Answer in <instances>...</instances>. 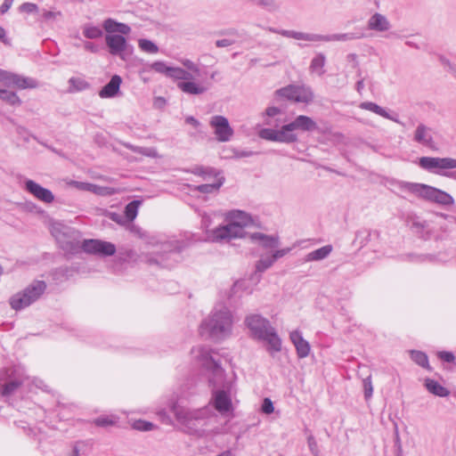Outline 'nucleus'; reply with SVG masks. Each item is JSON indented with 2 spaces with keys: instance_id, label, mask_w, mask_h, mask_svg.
Listing matches in <instances>:
<instances>
[{
  "instance_id": "obj_1",
  "label": "nucleus",
  "mask_w": 456,
  "mask_h": 456,
  "mask_svg": "<svg viewBox=\"0 0 456 456\" xmlns=\"http://www.w3.org/2000/svg\"><path fill=\"white\" fill-rule=\"evenodd\" d=\"M232 322V314L229 308L224 305L215 307L209 316L202 321L200 334L206 338L224 339L231 334Z\"/></svg>"
},
{
  "instance_id": "obj_2",
  "label": "nucleus",
  "mask_w": 456,
  "mask_h": 456,
  "mask_svg": "<svg viewBox=\"0 0 456 456\" xmlns=\"http://www.w3.org/2000/svg\"><path fill=\"white\" fill-rule=\"evenodd\" d=\"M244 324L248 329L252 338L268 344L267 350L271 354L281 350V339L268 319L260 314H249L246 315Z\"/></svg>"
},
{
  "instance_id": "obj_3",
  "label": "nucleus",
  "mask_w": 456,
  "mask_h": 456,
  "mask_svg": "<svg viewBox=\"0 0 456 456\" xmlns=\"http://www.w3.org/2000/svg\"><path fill=\"white\" fill-rule=\"evenodd\" d=\"M172 411L176 420L186 433L199 436L204 435L208 421V411L206 409L191 410L180 405H174Z\"/></svg>"
},
{
  "instance_id": "obj_4",
  "label": "nucleus",
  "mask_w": 456,
  "mask_h": 456,
  "mask_svg": "<svg viewBox=\"0 0 456 456\" xmlns=\"http://www.w3.org/2000/svg\"><path fill=\"white\" fill-rule=\"evenodd\" d=\"M47 284L45 281L35 280L24 289L10 297V305L15 311L22 310L37 302L45 292Z\"/></svg>"
},
{
  "instance_id": "obj_5",
  "label": "nucleus",
  "mask_w": 456,
  "mask_h": 456,
  "mask_svg": "<svg viewBox=\"0 0 456 456\" xmlns=\"http://www.w3.org/2000/svg\"><path fill=\"white\" fill-rule=\"evenodd\" d=\"M185 248L183 241H166L161 244V251L155 256L149 257L148 263L165 268H172L180 260V253Z\"/></svg>"
},
{
  "instance_id": "obj_6",
  "label": "nucleus",
  "mask_w": 456,
  "mask_h": 456,
  "mask_svg": "<svg viewBox=\"0 0 456 456\" xmlns=\"http://www.w3.org/2000/svg\"><path fill=\"white\" fill-rule=\"evenodd\" d=\"M419 167L435 175L444 176L455 181L453 175L456 174V159L446 157H421L419 159Z\"/></svg>"
},
{
  "instance_id": "obj_7",
  "label": "nucleus",
  "mask_w": 456,
  "mask_h": 456,
  "mask_svg": "<svg viewBox=\"0 0 456 456\" xmlns=\"http://www.w3.org/2000/svg\"><path fill=\"white\" fill-rule=\"evenodd\" d=\"M27 379L20 367H9L0 370V395L9 397L16 393Z\"/></svg>"
},
{
  "instance_id": "obj_8",
  "label": "nucleus",
  "mask_w": 456,
  "mask_h": 456,
  "mask_svg": "<svg viewBox=\"0 0 456 456\" xmlns=\"http://www.w3.org/2000/svg\"><path fill=\"white\" fill-rule=\"evenodd\" d=\"M281 130L286 138V143H294L298 141L297 131L302 133H311L318 129L316 122L308 116L298 115L289 123L283 124Z\"/></svg>"
},
{
  "instance_id": "obj_9",
  "label": "nucleus",
  "mask_w": 456,
  "mask_h": 456,
  "mask_svg": "<svg viewBox=\"0 0 456 456\" xmlns=\"http://www.w3.org/2000/svg\"><path fill=\"white\" fill-rule=\"evenodd\" d=\"M277 98L293 102L308 104L314 101V94L311 87L305 86L289 85L275 92Z\"/></svg>"
},
{
  "instance_id": "obj_10",
  "label": "nucleus",
  "mask_w": 456,
  "mask_h": 456,
  "mask_svg": "<svg viewBox=\"0 0 456 456\" xmlns=\"http://www.w3.org/2000/svg\"><path fill=\"white\" fill-rule=\"evenodd\" d=\"M198 353L197 357L201 362L202 366L213 374V378L209 379V381L213 382L216 378H223L224 370L220 361L214 356L215 352L208 346H200L198 348Z\"/></svg>"
},
{
  "instance_id": "obj_11",
  "label": "nucleus",
  "mask_w": 456,
  "mask_h": 456,
  "mask_svg": "<svg viewBox=\"0 0 456 456\" xmlns=\"http://www.w3.org/2000/svg\"><path fill=\"white\" fill-rule=\"evenodd\" d=\"M209 126L214 129L216 139L220 142H229L233 134V128L230 126L227 118L222 115L212 116Z\"/></svg>"
},
{
  "instance_id": "obj_12",
  "label": "nucleus",
  "mask_w": 456,
  "mask_h": 456,
  "mask_svg": "<svg viewBox=\"0 0 456 456\" xmlns=\"http://www.w3.org/2000/svg\"><path fill=\"white\" fill-rule=\"evenodd\" d=\"M84 252L101 256H110L116 253V246L109 241L101 240H84L82 242Z\"/></svg>"
},
{
  "instance_id": "obj_13",
  "label": "nucleus",
  "mask_w": 456,
  "mask_h": 456,
  "mask_svg": "<svg viewBox=\"0 0 456 456\" xmlns=\"http://www.w3.org/2000/svg\"><path fill=\"white\" fill-rule=\"evenodd\" d=\"M245 236V230L230 221H228L226 225L218 226L212 232V240L216 242L230 240L235 238H244Z\"/></svg>"
},
{
  "instance_id": "obj_14",
  "label": "nucleus",
  "mask_w": 456,
  "mask_h": 456,
  "mask_svg": "<svg viewBox=\"0 0 456 456\" xmlns=\"http://www.w3.org/2000/svg\"><path fill=\"white\" fill-rule=\"evenodd\" d=\"M105 42L111 55H118L125 60L124 53L126 52L129 45L124 35H106Z\"/></svg>"
},
{
  "instance_id": "obj_15",
  "label": "nucleus",
  "mask_w": 456,
  "mask_h": 456,
  "mask_svg": "<svg viewBox=\"0 0 456 456\" xmlns=\"http://www.w3.org/2000/svg\"><path fill=\"white\" fill-rule=\"evenodd\" d=\"M24 189L38 200L45 203H52L54 200L53 193L33 180L27 179L24 182Z\"/></svg>"
},
{
  "instance_id": "obj_16",
  "label": "nucleus",
  "mask_w": 456,
  "mask_h": 456,
  "mask_svg": "<svg viewBox=\"0 0 456 456\" xmlns=\"http://www.w3.org/2000/svg\"><path fill=\"white\" fill-rule=\"evenodd\" d=\"M211 402L214 408L221 414H225L232 411V398L228 391H214Z\"/></svg>"
},
{
  "instance_id": "obj_17",
  "label": "nucleus",
  "mask_w": 456,
  "mask_h": 456,
  "mask_svg": "<svg viewBox=\"0 0 456 456\" xmlns=\"http://www.w3.org/2000/svg\"><path fill=\"white\" fill-rule=\"evenodd\" d=\"M305 38V41L310 42H330V41H350L360 38V36L354 33H341L332 35H319L314 33H308V36H301Z\"/></svg>"
},
{
  "instance_id": "obj_18",
  "label": "nucleus",
  "mask_w": 456,
  "mask_h": 456,
  "mask_svg": "<svg viewBox=\"0 0 456 456\" xmlns=\"http://www.w3.org/2000/svg\"><path fill=\"white\" fill-rule=\"evenodd\" d=\"M249 240L256 243L260 248L266 250H273L280 245L278 235H268L263 232H253L249 234Z\"/></svg>"
},
{
  "instance_id": "obj_19",
  "label": "nucleus",
  "mask_w": 456,
  "mask_h": 456,
  "mask_svg": "<svg viewBox=\"0 0 456 456\" xmlns=\"http://www.w3.org/2000/svg\"><path fill=\"white\" fill-rule=\"evenodd\" d=\"M413 141L432 150L436 149V142L431 134V128L420 123L417 126Z\"/></svg>"
},
{
  "instance_id": "obj_20",
  "label": "nucleus",
  "mask_w": 456,
  "mask_h": 456,
  "mask_svg": "<svg viewBox=\"0 0 456 456\" xmlns=\"http://www.w3.org/2000/svg\"><path fill=\"white\" fill-rule=\"evenodd\" d=\"M289 338L296 347L298 358L302 359L309 355L311 350L310 344L303 338L302 332L300 330H296L291 331L289 334Z\"/></svg>"
},
{
  "instance_id": "obj_21",
  "label": "nucleus",
  "mask_w": 456,
  "mask_h": 456,
  "mask_svg": "<svg viewBox=\"0 0 456 456\" xmlns=\"http://www.w3.org/2000/svg\"><path fill=\"white\" fill-rule=\"evenodd\" d=\"M51 234L55 238L56 241L60 243L67 238L74 237L77 231L74 228L64 224L61 222H53L50 227Z\"/></svg>"
},
{
  "instance_id": "obj_22",
  "label": "nucleus",
  "mask_w": 456,
  "mask_h": 456,
  "mask_svg": "<svg viewBox=\"0 0 456 456\" xmlns=\"http://www.w3.org/2000/svg\"><path fill=\"white\" fill-rule=\"evenodd\" d=\"M6 86H12L18 89H28V88L37 87L38 83L34 78L23 77V76L10 72V75L7 78Z\"/></svg>"
},
{
  "instance_id": "obj_23",
  "label": "nucleus",
  "mask_w": 456,
  "mask_h": 456,
  "mask_svg": "<svg viewBox=\"0 0 456 456\" xmlns=\"http://www.w3.org/2000/svg\"><path fill=\"white\" fill-rule=\"evenodd\" d=\"M410 192L416 194L419 197H422L425 200L433 201L435 192L436 191V188L422 184V183H407L404 186Z\"/></svg>"
},
{
  "instance_id": "obj_24",
  "label": "nucleus",
  "mask_w": 456,
  "mask_h": 456,
  "mask_svg": "<svg viewBox=\"0 0 456 456\" xmlns=\"http://www.w3.org/2000/svg\"><path fill=\"white\" fill-rule=\"evenodd\" d=\"M121 83L120 76H112L110 80L99 91V96L102 99L115 97L119 92Z\"/></svg>"
},
{
  "instance_id": "obj_25",
  "label": "nucleus",
  "mask_w": 456,
  "mask_h": 456,
  "mask_svg": "<svg viewBox=\"0 0 456 456\" xmlns=\"http://www.w3.org/2000/svg\"><path fill=\"white\" fill-rule=\"evenodd\" d=\"M177 87L184 94L190 95H200L206 93L209 86H204L202 84L196 83L191 81V79L185 81H179L177 83Z\"/></svg>"
},
{
  "instance_id": "obj_26",
  "label": "nucleus",
  "mask_w": 456,
  "mask_h": 456,
  "mask_svg": "<svg viewBox=\"0 0 456 456\" xmlns=\"http://www.w3.org/2000/svg\"><path fill=\"white\" fill-rule=\"evenodd\" d=\"M276 261L273 258L272 254L262 256L255 265V273L252 275V280L258 282L262 278V273L271 268Z\"/></svg>"
},
{
  "instance_id": "obj_27",
  "label": "nucleus",
  "mask_w": 456,
  "mask_h": 456,
  "mask_svg": "<svg viewBox=\"0 0 456 456\" xmlns=\"http://www.w3.org/2000/svg\"><path fill=\"white\" fill-rule=\"evenodd\" d=\"M368 28L378 32H385L390 28V22L385 15L376 12L369 19Z\"/></svg>"
},
{
  "instance_id": "obj_28",
  "label": "nucleus",
  "mask_w": 456,
  "mask_h": 456,
  "mask_svg": "<svg viewBox=\"0 0 456 456\" xmlns=\"http://www.w3.org/2000/svg\"><path fill=\"white\" fill-rule=\"evenodd\" d=\"M102 27L105 31L109 33L108 35H113L112 33L116 32L127 35L131 31V28L127 24L118 22L111 18L106 19L102 23Z\"/></svg>"
},
{
  "instance_id": "obj_29",
  "label": "nucleus",
  "mask_w": 456,
  "mask_h": 456,
  "mask_svg": "<svg viewBox=\"0 0 456 456\" xmlns=\"http://www.w3.org/2000/svg\"><path fill=\"white\" fill-rule=\"evenodd\" d=\"M227 220L240 225L243 229L253 223L250 215L242 210L230 211L227 215Z\"/></svg>"
},
{
  "instance_id": "obj_30",
  "label": "nucleus",
  "mask_w": 456,
  "mask_h": 456,
  "mask_svg": "<svg viewBox=\"0 0 456 456\" xmlns=\"http://www.w3.org/2000/svg\"><path fill=\"white\" fill-rule=\"evenodd\" d=\"M258 135L261 139L270 141V142H277L286 143L285 134L281 130V127L275 128H263L259 131Z\"/></svg>"
},
{
  "instance_id": "obj_31",
  "label": "nucleus",
  "mask_w": 456,
  "mask_h": 456,
  "mask_svg": "<svg viewBox=\"0 0 456 456\" xmlns=\"http://www.w3.org/2000/svg\"><path fill=\"white\" fill-rule=\"evenodd\" d=\"M424 386L430 394L436 396L446 397L450 395V391L435 379H426Z\"/></svg>"
},
{
  "instance_id": "obj_32",
  "label": "nucleus",
  "mask_w": 456,
  "mask_h": 456,
  "mask_svg": "<svg viewBox=\"0 0 456 456\" xmlns=\"http://www.w3.org/2000/svg\"><path fill=\"white\" fill-rule=\"evenodd\" d=\"M333 247L332 245H325L320 248H317L314 251L309 252L305 256V262H312V261H321L325 258H327L330 254L332 252Z\"/></svg>"
},
{
  "instance_id": "obj_33",
  "label": "nucleus",
  "mask_w": 456,
  "mask_h": 456,
  "mask_svg": "<svg viewBox=\"0 0 456 456\" xmlns=\"http://www.w3.org/2000/svg\"><path fill=\"white\" fill-rule=\"evenodd\" d=\"M78 232L74 237L67 238L61 241L59 244L60 248L68 254H77L82 249V244L80 245L77 240Z\"/></svg>"
},
{
  "instance_id": "obj_34",
  "label": "nucleus",
  "mask_w": 456,
  "mask_h": 456,
  "mask_svg": "<svg viewBox=\"0 0 456 456\" xmlns=\"http://www.w3.org/2000/svg\"><path fill=\"white\" fill-rule=\"evenodd\" d=\"M326 64V56L322 53H318L312 59L309 70L312 73H315L318 76H322L325 73L324 66Z\"/></svg>"
},
{
  "instance_id": "obj_35",
  "label": "nucleus",
  "mask_w": 456,
  "mask_h": 456,
  "mask_svg": "<svg viewBox=\"0 0 456 456\" xmlns=\"http://www.w3.org/2000/svg\"><path fill=\"white\" fill-rule=\"evenodd\" d=\"M224 181L225 178L224 176H220L214 183L197 185L195 187V191L203 194L216 193L219 191L221 186L224 183Z\"/></svg>"
},
{
  "instance_id": "obj_36",
  "label": "nucleus",
  "mask_w": 456,
  "mask_h": 456,
  "mask_svg": "<svg viewBox=\"0 0 456 456\" xmlns=\"http://www.w3.org/2000/svg\"><path fill=\"white\" fill-rule=\"evenodd\" d=\"M282 113V110L278 107H268L265 110V115L267 116V118L265 121V124L269 126L273 127H279L280 124L283 123L284 120H282L280 118H273L275 116L281 115Z\"/></svg>"
},
{
  "instance_id": "obj_37",
  "label": "nucleus",
  "mask_w": 456,
  "mask_h": 456,
  "mask_svg": "<svg viewBox=\"0 0 456 456\" xmlns=\"http://www.w3.org/2000/svg\"><path fill=\"white\" fill-rule=\"evenodd\" d=\"M68 92L70 94L82 92L90 88L91 85L82 77H71L69 81Z\"/></svg>"
},
{
  "instance_id": "obj_38",
  "label": "nucleus",
  "mask_w": 456,
  "mask_h": 456,
  "mask_svg": "<svg viewBox=\"0 0 456 456\" xmlns=\"http://www.w3.org/2000/svg\"><path fill=\"white\" fill-rule=\"evenodd\" d=\"M360 108L362 110L371 111V112L377 114V115H379L382 118H387V119H390V120H394V121H397L396 119L393 118L389 115V113L387 111V110H385L384 108L380 107L379 105H378L375 102H362L360 104Z\"/></svg>"
},
{
  "instance_id": "obj_39",
  "label": "nucleus",
  "mask_w": 456,
  "mask_h": 456,
  "mask_svg": "<svg viewBox=\"0 0 456 456\" xmlns=\"http://www.w3.org/2000/svg\"><path fill=\"white\" fill-rule=\"evenodd\" d=\"M167 77L175 80L181 81H185L193 78V76L191 72L179 67H170Z\"/></svg>"
},
{
  "instance_id": "obj_40",
  "label": "nucleus",
  "mask_w": 456,
  "mask_h": 456,
  "mask_svg": "<svg viewBox=\"0 0 456 456\" xmlns=\"http://www.w3.org/2000/svg\"><path fill=\"white\" fill-rule=\"evenodd\" d=\"M410 355L411 359L416 364L428 370H431L428 362V357L424 352L419 350H411L410 351Z\"/></svg>"
},
{
  "instance_id": "obj_41",
  "label": "nucleus",
  "mask_w": 456,
  "mask_h": 456,
  "mask_svg": "<svg viewBox=\"0 0 456 456\" xmlns=\"http://www.w3.org/2000/svg\"><path fill=\"white\" fill-rule=\"evenodd\" d=\"M142 205V201L138 200H132L125 207V217L127 222L134 221L138 214V208Z\"/></svg>"
},
{
  "instance_id": "obj_42",
  "label": "nucleus",
  "mask_w": 456,
  "mask_h": 456,
  "mask_svg": "<svg viewBox=\"0 0 456 456\" xmlns=\"http://www.w3.org/2000/svg\"><path fill=\"white\" fill-rule=\"evenodd\" d=\"M0 99L11 106H20L22 103L16 93L5 89H0Z\"/></svg>"
},
{
  "instance_id": "obj_43",
  "label": "nucleus",
  "mask_w": 456,
  "mask_h": 456,
  "mask_svg": "<svg viewBox=\"0 0 456 456\" xmlns=\"http://www.w3.org/2000/svg\"><path fill=\"white\" fill-rule=\"evenodd\" d=\"M193 174L196 175L202 176L205 180H208L210 177H214L217 179L222 176L221 172L214 167H197L193 171Z\"/></svg>"
},
{
  "instance_id": "obj_44",
  "label": "nucleus",
  "mask_w": 456,
  "mask_h": 456,
  "mask_svg": "<svg viewBox=\"0 0 456 456\" xmlns=\"http://www.w3.org/2000/svg\"><path fill=\"white\" fill-rule=\"evenodd\" d=\"M372 234L379 236V232H372L369 229L359 230L355 234L354 241L357 242L360 247H363L370 241Z\"/></svg>"
},
{
  "instance_id": "obj_45",
  "label": "nucleus",
  "mask_w": 456,
  "mask_h": 456,
  "mask_svg": "<svg viewBox=\"0 0 456 456\" xmlns=\"http://www.w3.org/2000/svg\"><path fill=\"white\" fill-rule=\"evenodd\" d=\"M269 31L281 35L286 37L294 38L297 40H305V38L301 37V36H308V33H305V32H299V31H295V30H286V29H277V28H270Z\"/></svg>"
},
{
  "instance_id": "obj_46",
  "label": "nucleus",
  "mask_w": 456,
  "mask_h": 456,
  "mask_svg": "<svg viewBox=\"0 0 456 456\" xmlns=\"http://www.w3.org/2000/svg\"><path fill=\"white\" fill-rule=\"evenodd\" d=\"M83 35L88 39H97L102 37L103 32L100 27L86 25L83 28Z\"/></svg>"
},
{
  "instance_id": "obj_47",
  "label": "nucleus",
  "mask_w": 456,
  "mask_h": 456,
  "mask_svg": "<svg viewBox=\"0 0 456 456\" xmlns=\"http://www.w3.org/2000/svg\"><path fill=\"white\" fill-rule=\"evenodd\" d=\"M433 201L442 205H452L453 203V198L449 193L437 189L435 192Z\"/></svg>"
},
{
  "instance_id": "obj_48",
  "label": "nucleus",
  "mask_w": 456,
  "mask_h": 456,
  "mask_svg": "<svg viewBox=\"0 0 456 456\" xmlns=\"http://www.w3.org/2000/svg\"><path fill=\"white\" fill-rule=\"evenodd\" d=\"M138 45L141 48L142 51L148 53H156L159 52L158 45L153 43L151 40L149 39H140L138 41Z\"/></svg>"
},
{
  "instance_id": "obj_49",
  "label": "nucleus",
  "mask_w": 456,
  "mask_h": 456,
  "mask_svg": "<svg viewBox=\"0 0 456 456\" xmlns=\"http://www.w3.org/2000/svg\"><path fill=\"white\" fill-rule=\"evenodd\" d=\"M117 422L116 419L110 416H100L94 419V423L97 427L108 428L115 425Z\"/></svg>"
},
{
  "instance_id": "obj_50",
  "label": "nucleus",
  "mask_w": 456,
  "mask_h": 456,
  "mask_svg": "<svg viewBox=\"0 0 456 456\" xmlns=\"http://www.w3.org/2000/svg\"><path fill=\"white\" fill-rule=\"evenodd\" d=\"M254 4L262 6L269 12L276 11L279 8V4L276 0H250Z\"/></svg>"
},
{
  "instance_id": "obj_51",
  "label": "nucleus",
  "mask_w": 456,
  "mask_h": 456,
  "mask_svg": "<svg viewBox=\"0 0 456 456\" xmlns=\"http://www.w3.org/2000/svg\"><path fill=\"white\" fill-rule=\"evenodd\" d=\"M427 226H428V224L426 222L414 220V221H412V223L411 224V229L414 232L418 233L421 238L427 239L428 237H426L423 232L426 230Z\"/></svg>"
},
{
  "instance_id": "obj_52",
  "label": "nucleus",
  "mask_w": 456,
  "mask_h": 456,
  "mask_svg": "<svg viewBox=\"0 0 456 456\" xmlns=\"http://www.w3.org/2000/svg\"><path fill=\"white\" fill-rule=\"evenodd\" d=\"M133 428L139 431H150L153 429L154 424L147 420L138 419L133 423Z\"/></svg>"
},
{
  "instance_id": "obj_53",
  "label": "nucleus",
  "mask_w": 456,
  "mask_h": 456,
  "mask_svg": "<svg viewBox=\"0 0 456 456\" xmlns=\"http://www.w3.org/2000/svg\"><path fill=\"white\" fill-rule=\"evenodd\" d=\"M362 386H363L364 398L366 401H368L371 398L372 393H373V387H372L370 376H368L367 378L363 379Z\"/></svg>"
},
{
  "instance_id": "obj_54",
  "label": "nucleus",
  "mask_w": 456,
  "mask_h": 456,
  "mask_svg": "<svg viewBox=\"0 0 456 456\" xmlns=\"http://www.w3.org/2000/svg\"><path fill=\"white\" fill-rule=\"evenodd\" d=\"M151 68L158 72V73H160V74H165L167 77L168 76V73H169V69L170 67L167 66L166 64V62L164 61H154L151 65Z\"/></svg>"
},
{
  "instance_id": "obj_55",
  "label": "nucleus",
  "mask_w": 456,
  "mask_h": 456,
  "mask_svg": "<svg viewBox=\"0 0 456 456\" xmlns=\"http://www.w3.org/2000/svg\"><path fill=\"white\" fill-rule=\"evenodd\" d=\"M39 10L37 4L34 3L26 2L19 6V11L20 12H25L28 14L37 12Z\"/></svg>"
},
{
  "instance_id": "obj_56",
  "label": "nucleus",
  "mask_w": 456,
  "mask_h": 456,
  "mask_svg": "<svg viewBox=\"0 0 456 456\" xmlns=\"http://www.w3.org/2000/svg\"><path fill=\"white\" fill-rule=\"evenodd\" d=\"M409 258L411 262L416 263L433 262L435 260V256L429 254L409 255Z\"/></svg>"
},
{
  "instance_id": "obj_57",
  "label": "nucleus",
  "mask_w": 456,
  "mask_h": 456,
  "mask_svg": "<svg viewBox=\"0 0 456 456\" xmlns=\"http://www.w3.org/2000/svg\"><path fill=\"white\" fill-rule=\"evenodd\" d=\"M181 62L189 72L191 71L196 76H200V69L199 66L196 63H194L192 61H191L189 59H183L181 61Z\"/></svg>"
},
{
  "instance_id": "obj_58",
  "label": "nucleus",
  "mask_w": 456,
  "mask_h": 456,
  "mask_svg": "<svg viewBox=\"0 0 456 456\" xmlns=\"http://www.w3.org/2000/svg\"><path fill=\"white\" fill-rule=\"evenodd\" d=\"M261 410L265 414H271L274 411V406L270 398H265L262 403Z\"/></svg>"
},
{
  "instance_id": "obj_59",
  "label": "nucleus",
  "mask_w": 456,
  "mask_h": 456,
  "mask_svg": "<svg viewBox=\"0 0 456 456\" xmlns=\"http://www.w3.org/2000/svg\"><path fill=\"white\" fill-rule=\"evenodd\" d=\"M107 216L113 222L124 225L126 223V219L122 215L116 213V212H110L108 213Z\"/></svg>"
},
{
  "instance_id": "obj_60",
  "label": "nucleus",
  "mask_w": 456,
  "mask_h": 456,
  "mask_svg": "<svg viewBox=\"0 0 456 456\" xmlns=\"http://www.w3.org/2000/svg\"><path fill=\"white\" fill-rule=\"evenodd\" d=\"M307 444H308V447H309V450L311 451V452L314 455L317 456L319 453V449H318L317 442L312 435L307 437Z\"/></svg>"
},
{
  "instance_id": "obj_61",
  "label": "nucleus",
  "mask_w": 456,
  "mask_h": 456,
  "mask_svg": "<svg viewBox=\"0 0 456 456\" xmlns=\"http://www.w3.org/2000/svg\"><path fill=\"white\" fill-rule=\"evenodd\" d=\"M69 273L68 267H59L52 272V275L54 280H58L61 277H67Z\"/></svg>"
},
{
  "instance_id": "obj_62",
  "label": "nucleus",
  "mask_w": 456,
  "mask_h": 456,
  "mask_svg": "<svg viewBox=\"0 0 456 456\" xmlns=\"http://www.w3.org/2000/svg\"><path fill=\"white\" fill-rule=\"evenodd\" d=\"M291 248H284L281 249H276L272 252L273 258L277 261L278 259L283 257L287 254H289L291 251Z\"/></svg>"
},
{
  "instance_id": "obj_63",
  "label": "nucleus",
  "mask_w": 456,
  "mask_h": 456,
  "mask_svg": "<svg viewBox=\"0 0 456 456\" xmlns=\"http://www.w3.org/2000/svg\"><path fill=\"white\" fill-rule=\"evenodd\" d=\"M438 357L446 362H452L455 360L454 354L452 352L441 351L438 353Z\"/></svg>"
},
{
  "instance_id": "obj_64",
  "label": "nucleus",
  "mask_w": 456,
  "mask_h": 456,
  "mask_svg": "<svg viewBox=\"0 0 456 456\" xmlns=\"http://www.w3.org/2000/svg\"><path fill=\"white\" fill-rule=\"evenodd\" d=\"M82 446H85V444L83 442L75 443L69 453V456H80V451Z\"/></svg>"
}]
</instances>
